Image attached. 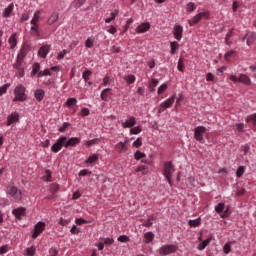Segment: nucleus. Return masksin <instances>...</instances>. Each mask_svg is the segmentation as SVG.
Wrapping results in <instances>:
<instances>
[{
  "label": "nucleus",
  "instance_id": "774afa93",
  "mask_svg": "<svg viewBox=\"0 0 256 256\" xmlns=\"http://www.w3.org/2000/svg\"><path fill=\"white\" fill-rule=\"evenodd\" d=\"M59 254V251H57V248H50L49 249V255L50 256H57Z\"/></svg>",
  "mask_w": 256,
  "mask_h": 256
},
{
  "label": "nucleus",
  "instance_id": "864d4df0",
  "mask_svg": "<svg viewBox=\"0 0 256 256\" xmlns=\"http://www.w3.org/2000/svg\"><path fill=\"white\" fill-rule=\"evenodd\" d=\"M165 91H167V84H162L159 88H158V95H163V93H165Z\"/></svg>",
  "mask_w": 256,
  "mask_h": 256
},
{
  "label": "nucleus",
  "instance_id": "13d9d810",
  "mask_svg": "<svg viewBox=\"0 0 256 256\" xmlns=\"http://www.w3.org/2000/svg\"><path fill=\"white\" fill-rule=\"evenodd\" d=\"M7 89H9V84H5L4 86L0 87V97L7 93Z\"/></svg>",
  "mask_w": 256,
  "mask_h": 256
},
{
  "label": "nucleus",
  "instance_id": "6ab92c4d",
  "mask_svg": "<svg viewBox=\"0 0 256 256\" xmlns=\"http://www.w3.org/2000/svg\"><path fill=\"white\" fill-rule=\"evenodd\" d=\"M27 53H29V46L23 45L17 55V59L24 60L27 57Z\"/></svg>",
  "mask_w": 256,
  "mask_h": 256
},
{
  "label": "nucleus",
  "instance_id": "c85d7f7f",
  "mask_svg": "<svg viewBox=\"0 0 256 256\" xmlns=\"http://www.w3.org/2000/svg\"><path fill=\"white\" fill-rule=\"evenodd\" d=\"M30 33L33 35V37H39L40 32H39V25H32L30 28Z\"/></svg>",
  "mask_w": 256,
  "mask_h": 256
},
{
  "label": "nucleus",
  "instance_id": "680f3d73",
  "mask_svg": "<svg viewBox=\"0 0 256 256\" xmlns=\"http://www.w3.org/2000/svg\"><path fill=\"white\" fill-rule=\"evenodd\" d=\"M118 241H119L120 243H128L129 238H128L127 235H121V236L118 237Z\"/></svg>",
  "mask_w": 256,
  "mask_h": 256
},
{
  "label": "nucleus",
  "instance_id": "69168bd1",
  "mask_svg": "<svg viewBox=\"0 0 256 256\" xmlns=\"http://www.w3.org/2000/svg\"><path fill=\"white\" fill-rule=\"evenodd\" d=\"M16 75L17 77H24L25 76V70L23 68L16 69Z\"/></svg>",
  "mask_w": 256,
  "mask_h": 256
},
{
  "label": "nucleus",
  "instance_id": "e2e57ef3",
  "mask_svg": "<svg viewBox=\"0 0 256 256\" xmlns=\"http://www.w3.org/2000/svg\"><path fill=\"white\" fill-rule=\"evenodd\" d=\"M141 145H143V142H142L141 138H137V139L133 142V147H136L137 149H139V147H141Z\"/></svg>",
  "mask_w": 256,
  "mask_h": 256
},
{
  "label": "nucleus",
  "instance_id": "4d7b16f0",
  "mask_svg": "<svg viewBox=\"0 0 256 256\" xmlns=\"http://www.w3.org/2000/svg\"><path fill=\"white\" fill-rule=\"evenodd\" d=\"M101 241L104 243V245H113L114 243L113 238H102Z\"/></svg>",
  "mask_w": 256,
  "mask_h": 256
},
{
  "label": "nucleus",
  "instance_id": "f257e3e1",
  "mask_svg": "<svg viewBox=\"0 0 256 256\" xmlns=\"http://www.w3.org/2000/svg\"><path fill=\"white\" fill-rule=\"evenodd\" d=\"M175 173V166L171 162H165L163 164V175L166 178L169 185H173V174Z\"/></svg>",
  "mask_w": 256,
  "mask_h": 256
},
{
  "label": "nucleus",
  "instance_id": "c756f323",
  "mask_svg": "<svg viewBox=\"0 0 256 256\" xmlns=\"http://www.w3.org/2000/svg\"><path fill=\"white\" fill-rule=\"evenodd\" d=\"M109 93H111V88H106L101 92V99L102 101H107L109 99Z\"/></svg>",
  "mask_w": 256,
  "mask_h": 256
},
{
  "label": "nucleus",
  "instance_id": "bb28decb",
  "mask_svg": "<svg viewBox=\"0 0 256 256\" xmlns=\"http://www.w3.org/2000/svg\"><path fill=\"white\" fill-rule=\"evenodd\" d=\"M136 80L137 78L133 74H129L124 77V81L127 83V85H133V83H135Z\"/></svg>",
  "mask_w": 256,
  "mask_h": 256
},
{
  "label": "nucleus",
  "instance_id": "2eb2a0df",
  "mask_svg": "<svg viewBox=\"0 0 256 256\" xmlns=\"http://www.w3.org/2000/svg\"><path fill=\"white\" fill-rule=\"evenodd\" d=\"M129 143V140H126L125 142H119L115 145V149L119 153H127L129 146L127 145Z\"/></svg>",
  "mask_w": 256,
  "mask_h": 256
},
{
  "label": "nucleus",
  "instance_id": "9d476101",
  "mask_svg": "<svg viewBox=\"0 0 256 256\" xmlns=\"http://www.w3.org/2000/svg\"><path fill=\"white\" fill-rule=\"evenodd\" d=\"M177 251V245H164L160 248L159 253L161 255H171V253H175Z\"/></svg>",
  "mask_w": 256,
  "mask_h": 256
},
{
  "label": "nucleus",
  "instance_id": "0eeeda50",
  "mask_svg": "<svg viewBox=\"0 0 256 256\" xmlns=\"http://www.w3.org/2000/svg\"><path fill=\"white\" fill-rule=\"evenodd\" d=\"M66 142H67V136H61L60 138H58L56 143L51 147V151L53 153H59V151L63 149V147H65Z\"/></svg>",
  "mask_w": 256,
  "mask_h": 256
},
{
  "label": "nucleus",
  "instance_id": "473e14b6",
  "mask_svg": "<svg viewBox=\"0 0 256 256\" xmlns=\"http://www.w3.org/2000/svg\"><path fill=\"white\" fill-rule=\"evenodd\" d=\"M195 9H197V5L195 4V2H189L186 5V11L187 13H193V11H195Z\"/></svg>",
  "mask_w": 256,
  "mask_h": 256
},
{
  "label": "nucleus",
  "instance_id": "6e6d98bb",
  "mask_svg": "<svg viewBox=\"0 0 256 256\" xmlns=\"http://www.w3.org/2000/svg\"><path fill=\"white\" fill-rule=\"evenodd\" d=\"M50 191L53 195L59 191V184H52L50 187Z\"/></svg>",
  "mask_w": 256,
  "mask_h": 256
},
{
  "label": "nucleus",
  "instance_id": "37998d69",
  "mask_svg": "<svg viewBox=\"0 0 256 256\" xmlns=\"http://www.w3.org/2000/svg\"><path fill=\"white\" fill-rule=\"evenodd\" d=\"M188 224L190 227H199L201 225V218H198L196 220H189Z\"/></svg>",
  "mask_w": 256,
  "mask_h": 256
},
{
  "label": "nucleus",
  "instance_id": "ddd939ff",
  "mask_svg": "<svg viewBox=\"0 0 256 256\" xmlns=\"http://www.w3.org/2000/svg\"><path fill=\"white\" fill-rule=\"evenodd\" d=\"M51 51V45H43L38 50V57H41L42 59H45L47 55H49V52Z\"/></svg>",
  "mask_w": 256,
  "mask_h": 256
},
{
  "label": "nucleus",
  "instance_id": "5fc2aeb1",
  "mask_svg": "<svg viewBox=\"0 0 256 256\" xmlns=\"http://www.w3.org/2000/svg\"><path fill=\"white\" fill-rule=\"evenodd\" d=\"M234 127L239 133H243V129H245V125L243 123L235 124Z\"/></svg>",
  "mask_w": 256,
  "mask_h": 256
},
{
  "label": "nucleus",
  "instance_id": "a19ab883",
  "mask_svg": "<svg viewBox=\"0 0 256 256\" xmlns=\"http://www.w3.org/2000/svg\"><path fill=\"white\" fill-rule=\"evenodd\" d=\"M145 157H147V155L141 151H136L134 154V159H136V161H139L141 159H145Z\"/></svg>",
  "mask_w": 256,
  "mask_h": 256
},
{
  "label": "nucleus",
  "instance_id": "bf43d9fd",
  "mask_svg": "<svg viewBox=\"0 0 256 256\" xmlns=\"http://www.w3.org/2000/svg\"><path fill=\"white\" fill-rule=\"evenodd\" d=\"M5 253H9V245L0 247V255H5Z\"/></svg>",
  "mask_w": 256,
  "mask_h": 256
},
{
  "label": "nucleus",
  "instance_id": "cd10ccee",
  "mask_svg": "<svg viewBox=\"0 0 256 256\" xmlns=\"http://www.w3.org/2000/svg\"><path fill=\"white\" fill-rule=\"evenodd\" d=\"M235 35V32H233V29H231L227 34H226V37H225V43L226 45H232L233 44V41H231V38L234 37Z\"/></svg>",
  "mask_w": 256,
  "mask_h": 256
},
{
  "label": "nucleus",
  "instance_id": "49530a36",
  "mask_svg": "<svg viewBox=\"0 0 256 256\" xmlns=\"http://www.w3.org/2000/svg\"><path fill=\"white\" fill-rule=\"evenodd\" d=\"M231 245H232V242H228L224 245L223 251L225 255H229V253H231Z\"/></svg>",
  "mask_w": 256,
  "mask_h": 256
},
{
  "label": "nucleus",
  "instance_id": "4c0bfd02",
  "mask_svg": "<svg viewBox=\"0 0 256 256\" xmlns=\"http://www.w3.org/2000/svg\"><path fill=\"white\" fill-rule=\"evenodd\" d=\"M147 171H149V167L147 166H138L136 169V173H142V175H147Z\"/></svg>",
  "mask_w": 256,
  "mask_h": 256
},
{
  "label": "nucleus",
  "instance_id": "79ce46f5",
  "mask_svg": "<svg viewBox=\"0 0 256 256\" xmlns=\"http://www.w3.org/2000/svg\"><path fill=\"white\" fill-rule=\"evenodd\" d=\"M170 47H171V55H175V53L177 52V49H179V43L175 41L171 42Z\"/></svg>",
  "mask_w": 256,
  "mask_h": 256
},
{
  "label": "nucleus",
  "instance_id": "f8f14e48",
  "mask_svg": "<svg viewBox=\"0 0 256 256\" xmlns=\"http://www.w3.org/2000/svg\"><path fill=\"white\" fill-rule=\"evenodd\" d=\"M137 125V119L133 116L128 117L124 122H122L123 129H132Z\"/></svg>",
  "mask_w": 256,
  "mask_h": 256
},
{
  "label": "nucleus",
  "instance_id": "a878e982",
  "mask_svg": "<svg viewBox=\"0 0 256 256\" xmlns=\"http://www.w3.org/2000/svg\"><path fill=\"white\" fill-rule=\"evenodd\" d=\"M39 19H41V11H36L31 20V25H39Z\"/></svg>",
  "mask_w": 256,
  "mask_h": 256
},
{
  "label": "nucleus",
  "instance_id": "c9c22d12",
  "mask_svg": "<svg viewBox=\"0 0 256 256\" xmlns=\"http://www.w3.org/2000/svg\"><path fill=\"white\" fill-rule=\"evenodd\" d=\"M209 243H211V238H208V239L204 240L202 243H200L198 245V250L203 251L207 247V245H209Z\"/></svg>",
  "mask_w": 256,
  "mask_h": 256
},
{
  "label": "nucleus",
  "instance_id": "9b49d317",
  "mask_svg": "<svg viewBox=\"0 0 256 256\" xmlns=\"http://www.w3.org/2000/svg\"><path fill=\"white\" fill-rule=\"evenodd\" d=\"M216 213H222V219L229 217V208L225 210V203L220 202L217 206H215Z\"/></svg>",
  "mask_w": 256,
  "mask_h": 256
},
{
  "label": "nucleus",
  "instance_id": "20e7f679",
  "mask_svg": "<svg viewBox=\"0 0 256 256\" xmlns=\"http://www.w3.org/2000/svg\"><path fill=\"white\" fill-rule=\"evenodd\" d=\"M14 99L13 101H25L27 99V96L25 95V88L22 84H19L15 89H14Z\"/></svg>",
  "mask_w": 256,
  "mask_h": 256
},
{
  "label": "nucleus",
  "instance_id": "6e6552de",
  "mask_svg": "<svg viewBox=\"0 0 256 256\" xmlns=\"http://www.w3.org/2000/svg\"><path fill=\"white\" fill-rule=\"evenodd\" d=\"M175 95L168 98L167 100H165L164 102H162L160 105H159V108H158V113H163L166 109H169V107H173V103H175Z\"/></svg>",
  "mask_w": 256,
  "mask_h": 256
},
{
  "label": "nucleus",
  "instance_id": "7ed1b4c3",
  "mask_svg": "<svg viewBox=\"0 0 256 256\" xmlns=\"http://www.w3.org/2000/svg\"><path fill=\"white\" fill-rule=\"evenodd\" d=\"M7 195L12 197L14 201H21L23 199V192L15 185H9L6 190Z\"/></svg>",
  "mask_w": 256,
  "mask_h": 256
},
{
  "label": "nucleus",
  "instance_id": "0e129e2a",
  "mask_svg": "<svg viewBox=\"0 0 256 256\" xmlns=\"http://www.w3.org/2000/svg\"><path fill=\"white\" fill-rule=\"evenodd\" d=\"M93 45H94L93 39L88 38V39L86 40V42H85V47H87L88 49H91V47H93Z\"/></svg>",
  "mask_w": 256,
  "mask_h": 256
},
{
  "label": "nucleus",
  "instance_id": "2f4dec72",
  "mask_svg": "<svg viewBox=\"0 0 256 256\" xmlns=\"http://www.w3.org/2000/svg\"><path fill=\"white\" fill-rule=\"evenodd\" d=\"M235 55H237V52L235 50H230L225 54L224 59L225 61H231Z\"/></svg>",
  "mask_w": 256,
  "mask_h": 256
},
{
  "label": "nucleus",
  "instance_id": "a18cd8bd",
  "mask_svg": "<svg viewBox=\"0 0 256 256\" xmlns=\"http://www.w3.org/2000/svg\"><path fill=\"white\" fill-rule=\"evenodd\" d=\"M99 161V155L97 154H93L92 156H90L87 160H86V163H95Z\"/></svg>",
  "mask_w": 256,
  "mask_h": 256
},
{
  "label": "nucleus",
  "instance_id": "5701e85b",
  "mask_svg": "<svg viewBox=\"0 0 256 256\" xmlns=\"http://www.w3.org/2000/svg\"><path fill=\"white\" fill-rule=\"evenodd\" d=\"M8 43L10 45V49H15V47H17V34L14 33L10 36V38L8 39Z\"/></svg>",
  "mask_w": 256,
  "mask_h": 256
},
{
  "label": "nucleus",
  "instance_id": "58836bf2",
  "mask_svg": "<svg viewBox=\"0 0 256 256\" xmlns=\"http://www.w3.org/2000/svg\"><path fill=\"white\" fill-rule=\"evenodd\" d=\"M141 131H143V128L141 126H136L130 129V135H139Z\"/></svg>",
  "mask_w": 256,
  "mask_h": 256
},
{
  "label": "nucleus",
  "instance_id": "39448f33",
  "mask_svg": "<svg viewBox=\"0 0 256 256\" xmlns=\"http://www.w3.org/2000/svg\"><path fill=\"white\" fill-rule=\"evenodd\" d=\"M207 133V128L205 126H198L194 129V139L199 143H205V138L203 135Z\"/></svg>",
  "mask_w": 256,
  "mask_h": 256
},
{
  "label": "nucleus",
  "instance_id": "b1692460",
  "mask_svg": "<svg viewBox=\"0 0 256 256\" xmlns=\"http://www.w3.org/2000/svg\"><path fill=\"white\" fill-rule=\"evenodd\" d=\"M13 9H15V5H13V3H11L3 12L2 16L7 18V17H11V14L13 13Z\"/></svg>",
  "mask_w": 256,
  "mask_h": 256
},
{
  "label": "nucleus",
  "instance_id": "dca6fc26",
  "mask_svg": "<svg viewBox=\"0 0 256 256\" xmlns=\"http://www.w3.org/2000/svg\"><path fill=\"white\" fill-rule=\"evenodd\" d=\"M173 35L177 41H181V39H183V26H175L173 30Z\"/></svg>",
  "mask_w": 256,
  "mask_h": 256
},
{
  "label": "nucleus",
  "instance_id": "c03bdc74",
  "mask_svg": "<svg viewBox=\"0 0 256 256\" xmlns=\"http://www.w3.org/2000/svg\"><path fill=\"white\" fill-rule=\"evenodd\" d=\"M41 69V65L39 63H35L32 67V72L31 75H37L39 72V70Z\"/></svg>",
  "mask_w": 256,
  "mask_h": 256
},
{
  "label": "nucleus",
  "instance_id": "f03ea898",
  "mask_svg": "<svg viewBox=\"0 0 256 256\" xmlns=\"http://www.w3.org/2000/svg\"><path fill=\"white\" fill-rule=\"evenodd\" d=\"M201 19H211V12L209 10H205L204 12L196 14L190 20H188V24L190 25V27H195V25H197L201 21Z\"/></svg>",
  "mask_w": 256,
  "mask_h": 256
},
{
  "label": "nucleus",
  "instance_id": "1a4fd4ad",
  "mask_svg": "<svg viewBox=\"0 0 256 256\" xmlns=\"http://www.w3.org/2000/svg\"><path fill=\"white\" fill-rule=\"evenodd\" d=\"M45 227H46L45 222H38L34 227L32 238L37 239L41 235V233L45 231Z\"/></svg>",
  "mask_w": 256,
  "mask_h": 256
},
{
  "label": "nucleus",
  "instance_id": "052dcab7",
  "mask_svg": "<svg viewBox=\"0 0 256 256\" xmlns=\"http://www.w3.org/2000/svg\"><path fill=\"white\" fill-rule=\"evenodd\" d=\"M245 173V167L240 166L238 170L236 171L237 177H243V174Z\"/></svg>",
  "mask_w": 256,
  "mask_h": 256
},
{
  "label": "nucleus",
  "instance_id": "4468645a",
  "mask_svg": "<svg viewBox=\"0 0 256 256\" xmlns=\"http://www.w3.org/2000/svg\"><path fill=\"white\" fill-rule=\"evenodd\" d=\"M79 143H81V138L72 137V138L66 140L64 147H65V149H68V147H75L76 145H79Z\"/></svg>",
  "mask_w": 256,
  "mask_h": 256
},
{
  "label": "nucleus",
  "instance_id": "a211bd4d",
  "mask_svg": "<svg viewBox=\"0 0 256 256\" xmlns=\"http://www.w3.org/2000/svg\"><path fill=\"white\" fill-rule=\"evenodd\" d=\"M151 29V24L149 22H144L136 27V33H147Z\"/></svg>",
  "mask_w": 256,
  "mask_h": 256
},
{
  "label": "nucleus",
  "instance_id": "4be33fe9",
  "mask_svg": "<svg viewBox=\"0 0 256 256\" xmlns=\"http://www.w3.org/2000/svg\"><path fill=\"white\" fill-rule=\"evenodd\" d=\"M12 214L16 217V219L21 220V218L25 215V208H16L12 211Z\"/></svg>",
  "mask_w": 256,
  "mask_h": 256
},
{
  "label": "nucleus",
  "instance_id": "412c9836",
  "mask_svg": "<svg viewBox=\"0 0 256 256\" xmlns=\"http://www.w3.org/2000/svg\"><path fill=\"white\" fill-rule=\"evenodd\" d=\"M34 97H35L36 101H38V103H41V101H43V99L45 98V90L37 89L34 92Z\"/></svg>",
  "mask_w": 256,
  "mask_h": 256
},
{
  "label": "nucleus",
  "instance_id": "72a5a7b5",
  "mask_svg": "<svg viewBox=\"0 0 256 256\" xmlns=\"http://www.w3.org/2000/svg\"><path fill=\"white\" fill-rule=\"evenodd\" d=\"M75 105H77V98H68L65 103L66 107H75Z\"/></svg>",
  "mask_w": 256,
  "mask_h": 256
},
{
  "label": "nucleus",
  "instance_id": "e433bc0d",
  "mask_svg": "<svg viewBox=\"0 0 256 256\" xmlns=\"http://www.w3.org/2000/svg\"><path fill=\"white\" fill-rule=\"evenodd\" d=\"M91 75H93V72H91V70L89 69H86L82 74V78L87 83V81H89V79L91 78Z\"/></svg>",
  "mask_w": 256,
  "mask_h": 256
},
{
  "label": "nucleus",
  "instance_id": "aec40b11",
  "mask_svg": "<svg viewBox=\"0 0 256 256\" xmlns=\"http://www.w3.org/2000/svg\"><path fill=\"white\" fill-rule=\"evenodd\" d=\"M246 37H247L246 45H248V47H251V45H253V42L256 41V32H248L246 34Z\"/></svg>",
  "mask_w": 256,
  "mask_h": 256
},
{
  "label": "nucleus",
  "instance_id": "3c124183",
  "mask_svg": "<svg viewBox=\"0 0 256 256\" xmlns=\"http://www.w3.org/2000/svg\"><path fill=\"white\" fill-rule=\"evenodd\" d=\"M35 251H36L35 246L27 248L26 249V255L27 256H35Z\"/></svg>",
  "mask_w": 256,
  "mask_h": 256
},
{
  "label": "nucleus",
  "instance_id": "7c9ffc66",
  "mask_svg": "<svg viewBox=\"0 0 256 256\" xmlns=\"http://www.w3.org/2000/svg\"><path fill=\"white\" fill-rule=\"evenodd\" d=\"M144 238L145 243L149 244L153 241V239H155V235L153 234V232H147L146 234H144Z\"/></svg>",
  "mask_w": 256,
  "mask_h": 256
},
{
  "label": "nucleus",
  "instance_id": "f704fd0d",
  "mask_svg": "<svg viewBox=\"0 0 256 256\" xmlns=\"http://www.w3.org/2000/svg\"><path fill=\"white\" fill-rule=\"evenodd\" d=\"M157 85H159V80H157V79H152V81H151L150 84H149V89H150L151 93H154V91H155Z\"/></svg>",
  "mask_w": 256,
  "mask_h": 256
},
{
  "label": "nucleus",
  "instance_id": "423d86ee",
  "mask_svg": "<svg viewBox=\"0 0 256 256\" xmlns=\"http://www.w3.org/2000/svg\"><path fill=\"white\" fill-rule=\"evenodd\" d=\"M230 81L233 83H243V85H251V78L246 74H240L239 77L230 75Z\"/></svg>",
  "mask_w": 256,
  "mask_h": 256
},
{
  "label": "nucleus",
  "instance_id": "338daca9",
  "mask_svg": "<svg viewBox=\"0 0 256 256\" xmlns=\"http://www.w3.org/2000/svg\"><path fill=\"white\" fill-rule=\"evenodd\" d=\"M69 223H71V220L60 218L59 225H61L62 227H66V225H68Z\"/></svg>",
  "mask_w": 256,
  "mask_h": 256
},
{
  "label": "nucleus",
  "instance_id": "de8ad7c7",
  "mask_svg": "<svg viewBox=\"0 0 256 256\" xmlns=\"http://www.w3.org/2000/svg\"><path fill=\"white\" fill-rule=\"evenodd\" d=\"M51 76V70L50 69H45L44 71H40L38 73V77H47Z\"/></svg>",
  "mask_w": 256,
  "mask_h": 256
},
{
  "label": "nucleus",
  "instance_id": "603ef678",
  "mask_svg": "<svg viewBox=\"0 0 256 256\" xmlns=\"http://www.w3.org/2000/svg\"><path fill=\"white\" fill-rule=\"evenodd\" d=\"M23 68V60L17 58L16 63L14 64V69H22Z\"/></svg>",
  "mask_w": 256,
  "mask_h": 256
},
{
  "label": "nucleus",
  "instance_id": "ea45409f",
  "mask_svg": "<svg viewBox=\"0 0 256 256\" xmlns=\"http://www.w3.org/2000/svg\"><path fill=\"white\" fill-rule=\"evenodd\" d=\"M118 15H119V10H114L111 13V17L105 19V23H111V21H114L115 17H117Z\"/></svg>",
  "mask_w": 256,
  "mask_h": 256
},
{
  "label": "nucleus",
  "instance_id": "f3484780",
  "mask_svg": "<svg viewBox=\"0 0 256 256\" xmlns=\"http://www.w3.org/2000/svg\"><path fill=\"white\" fill-rule=\"evenodd\" d=\"M18 121H19V113L14 112L7 117L6 125L9 127V126L13 125V123H17Z\"/></svg>",
  "mask_w": 256,
  "mask_h": 256
},
{
  "label": "nucleus",
  "instance_id": "393cba45",
  "mask_svg": "<svg viewBox=\"0 0 256 256\" xmlns=\"http://www.w3.org/2000/svg\"><path fill=\"white\" fill-rule=\"evenodd\" d=\"M58 19H59V13L57 12L52 13L47 20V25H53V23H56Z\"/></svg>",
  "mask_w": 256,
  "mask_h": 256
},
{
  "label": "nucleus",
  "instance_id": "8fccbe9b",
  "mask_svg": "<svg viewBox=\"0 0 256 256\" xmlns=\"http://www.w3.org/2000/svg\"><path fill=\"white\" fill-rule=\"evenodd\" d=\"M177 69H178V71H181V72L184 71V69H185V63L183 62V58H180V59L178 60Z\"/></svg>",
  "mask_w": 256,
  "mask_h": 256
},
{
  "label": "nucleus",
  "instance_id": "09e8293b",
  "mask_svg": "<svg viewBox=\"0 0 256 256\" xmlns=\"http://www.w3.org/2000/svg\"><path fill=\"white\" fill-rule=\"evenodd\" d=\"M99 141H100L99 139L95 138V139L86 141L85 145L87 147H91V145H98Z\"/></svg>",
  "mask_w": 256,
  "mask_h": 256
}]
</instances>
